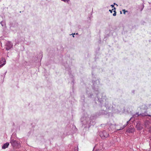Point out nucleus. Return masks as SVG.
Returning <instances> with one entry per match:
<instances>
[{"instance_id":"1","label":"nucleus","mask_w":151,"mask_h":151,"mask_svg":"<svg viewBox=\"0 0 151 151\" xmlns=\"http://www.w3.org/2000/svg\"><path fill=\"white\" fill-rule=\"evenodd\" d=\"M93 89L94 91L97 92L98 91V85L99 84V80H96V81H93Z\"/></svg>"},{"instance_id":"2","label":"nucleus","mask_w":151,"mask_h":151,"mask_svg":"<svg viewBox=\"0 0 151 151\" xmlns=\"http://www.w3.org/2000/svg\"><path fill=\"white\" fill-rule=\"evenodd\" d=\"M81 122L83 124H89L91 123V121L89 117H83L81 118Z\"/></svg>"},{"instance_id":"3","label":"nucleus","mask_w":151,"mask_h":151,"mask_svg":"<svg viewBox=\"0 0 151 151\" xmlns=\"http://www.w3.org/2000/svg\"><path fill=\"white\" fill-rule=\"evenodd\" d=\"M139 115H141L142 116H151V115L148 114L147 111L145 109L144 112L142 111L140 114H139L138 113H137L136 114L133 115V117H134V116H136V115H137V116H138Z\"/></svg>"},{"instance_id":"4","label":"nucleus","mask_w":151,"mask_h":151,"mask_svg":"<svg viewBox=\"0 0 151 151\" xmlns=\"http://www.w3.org/2000/svg\"><path fill=\"white\" fill-rule=\"evenodd\" d=\"M97 95V97L98 98V100L99 102L101 103L102 101H103L104 100L106 101L105 97L106 96L105 95L103 96L102 94H99V95H98L97 93H96Z\"/></svg>"},{"instance_id":"5","label":"nucleus","mask_w":151,"mask_h":151,"mask_svg":"<svg viewBox=\"0 0 151 151\" xmlns=\"http://www.w3.org/2000/svg\"><path fill=\"white\" fill-rule=\"evenodd\" d=\"M100 135L101 138L104 139L108 137L109 135L105 131H104L103 132L100 133Z\"/></svg>"},{"instance_id":"6","label":"nucleus","mask_w":151,"mask_h":151,"mask_svg":"<svg viewBox=\"0 0 151 151\" xmlns=\"http://www.w3.org/2000/svg\"><path fill=\"white\" fill-rule=\"evenodd\" d=\"M10 143L14 147H17L18 146V144L17 141L14 139H11Z\"/></svg>"},{"instance_id":"7","label":"nucleus","mask_w":151,"mask_h":151,"mask_svg":"<svg viewBox=\"0 0 151 151\" xmlns=\"http://www.w3.org/2000/svg\"><path fill=\"white\" fill-rule=\"evenodd\" d=\"M6 46L7 47H6V49L7 50H8L12 47L13 45L12 43L10 42H8L6 44Z\"/></svg>"},{"instance_id":"8","label":"nucleus","mask_w":151,"mask_h":151,"mask_svg":"<svg viewBox=\"0 0 151 151\" xmlns=\"http://www.w3.org/2000/svg\"><path fill=\"white\" fill-rule=\"evenodd\" d=\"M135 131V129L132 126H130L127 130V132L130 133H132Z\"/></svg>"},{"instance_id":"9","label":"nucleus","mask_w":151,"mask_h":151,"mask_svg":"<svg viewBox=\"0 0 151 151\" xmlns=\"http://www.w3.org/2000/svg\"><path fill=\"white\" fill-rule=\"evenodd\" d=\"M6 63V61L4 58H2L0 61V68L4 65Z\"/></svg>"},{"instance_id":"10","label":"nucleus","mask_w":151,"mask_h":151,"mask_svg":"<svg viewBox=\"0 0 151 151\" xmlns=\"http://www.w3.org/2000/svg\"><path fill=\"white\" fill-rule=\"evenodd\" d=\"M137 129L138 130H140L142 129V125L139 123H137L136 125Z\"/></svg>"},{"instance_id":"11","label":"nucleus","mask_w":151,"mask_h":151,"mask_svg":"<svg viewBox=\"0 0 151 151\" xmlns=\"http://www.w3.org/2000/svg\"><path fill=\"white\" fill-rule=\"evenodd\" d=\"M9 145V143L8 142H6L2 146V148L3 149H5L7 148Z\"/></svg>"},{"instance_id":"12","label":"nucleus","mask_w":151,"mask_h":151,"mask_svg":"<svg viewBox=\"0 0 151 151\" xmlns=\"http://www.w3.org/2000/svg\"><path fill=\"white\" fill-rule=\"evenodd\" d=\"M107 112L105 110H103L101 111V112L99 113L100 115H103L106 114Z\"/></svg>"},{"instance_id":"13","label":"nucleus","mask_w":151,"mask_h":151,"mask_svg":"<svg viewBox=\"0 0 151 151\" xmlns=\"http://www.w3.org/2000/svg\"><path fill=\"white\" fill-rule=\"evenodd\" d=\"M0 24L2 27H5L6 26V23L5 21H2L1 22Z\"/></svg>"},{"instance_id":"14","label":"nucleus","mask_w":151,"mask_h":151,"mask_svg":"<svg viewBox=\"0 0 151 151\" xmlns=\"http://www.w3.org/2000/svg\"><path fill=\"white\" fill-rule=\"evenodd\" d=\"M105 106V107H106V109H109L110 107V106H109L108 103H107V104H106V103Z\"/></svg>"},{"instance_id":"15","label":"nucleus","mask_w":151,"mask_h":151,"mask_svg":"<svg viewBox=\"0 0 151 151\" xmlns=\"http://www.w3.org/2000/svg\"><path fill=\"white\" fill-rule=\"evenodd\" d=\"M144 4H142V5L141 7L140 8V10L141 11H142L143 10V8H144Z\"/></svg>"},{"instance_id":"16","label":"nucleus","mask_w":151,"mask_h":151,"mask_svg":"<svg viewBox=\"0 0 151 151\" xmlns=\"http://www.w3.org/2000/svg\"><path fill=\"white\" fill-rule=\"evenodd\" d=\"M93 95L92 93H90L89 94H88V97L89 98H91L92 97Z\"/></svg>"},{"instance_id":"17","label":"nucleus","mask_w":151,"mask_h":151,"mask_svg":"<svg viewBox=\"0 0 151 151\" xmlns=\"http://www.w3.org/2000/svg\"><path fill=\"white\" fill-rule=\"evenodd\" d=\"M124 128V126H122L120 127V128L118 129H117V130H122Z\"/></svg>"},{"instance_id":"18","label":"nucleus","mask_w":151,"mask_h":151,"mask_svg":"<svg viewBox=\"0 0 151 151\" xmlns=\"http://www.w3.org/2000/svg\"><path fill=\"white\" fill-rule=\"evenodd\" d=\"M148 121H147V122H146L145 123V127H147L148 128L149 127H148L147 126V124H148Z\"/></svg>"},{"instance_id":"19","label":"nucleus","mask_w":151,"mask_h":151,"mask_svg":"<svg viewBox=\"0 0 151 151\" xmlns=\"http://www.w3.org/2000/svg\"><path fill=\"white\" fill-rule=\"evenodd\" d=\"M61 0L62 1H64V2H68V3L70 1V0Z\"/></svg>"},{"instance_id":"20","label":"nucleus","mask_w":151,"mask_h":151,"mask_svg":"<svg viewBox=\"0 0 151 151\" xmlns=\"http://www.w3.org/2000/svg\"><path fill=\"white\" fill-rule=\"evenodd\" d=\"M114 13L113 14V16H116V12L115 11H114Z\"/></svg>"},{"instance_id":"21","label":"nucleus","mask_w":151,"mask_h":151,"mask_svg":"<svg viewBox=\"0 0 151 151\" xmlns=\"http://www.w3.org/2000/svg\"><path fill=\"white\" fill-rule=\"evenodd\" d=\"M132 118H131L129 120V121H127V124H127V125L129 124V121H130V120Z\"/></svg>"},{"instance_id":"22","label":"nucleus","mask_w":151,"mask_h":151,"mask_svg":"<svg viewBox=\"0 0 151 151\" xmlns=\"http://www.w3.org/2000/svg\"><path fill=\"white\" fill-rule=\"evenodd\" d=\"M113 10H114L113 9H112L111 10H109V11L111 13H112V12Z\"/></svg>"},{"instance_id":"23","label":"nucleus","mask_w":151,"mask_h":151,"mask_svg":"<svg viewBox=\"0 0 151 151\" xmlns=\"http://www.w3.org/2000/svg\"><path fill=\"white\" fill-rule=\"evenodd\" d=\"M123 12H124V14H125V10H123Z\"/></svg>"},{"instance_id":"24","label":"nucleus","mask_w":151,"mask_h":151,"mask_svg":"<svg viewBox=\"0 0 151 151\" xmlns=\"http://www.w3.org/2000/svg\"><path fill=\"white\" fill-rule=\"evenodd\" d=\"M111 6L112 7H114V5H111Z\"/></svg>"},{"instance_id":"25","label":"nucleus","mask_w":151,"mask_h":151,"mask_svg":"<svg viewBox=\"0 0 151 151\" xmlns=\"http://www.w3.org/2000/svg\"><path fill=\"white\" fill-rule=\"evenodd\" d=\"M127 126V124H125L123 126H124V128Z\"/></svg>"},{"instance_id":"26","label":"nucleus","mask_w":151,"mask_h":151,"mask_svg":"<svg viewBox=\"0 0 151 151\" xmlns=\"http://www.w3.org/2000/svg\"><path fill=\"white\" fill-rule=\"evenodd\" d=\"M113 9H114V11H115L116 8L115 7H114V8Z\"/></svg>"},{"instance_id":"27","label":"nucleus","mask_w":151,"mask_h":151,"mask_svg":"<svg viewBox=\"0 0 151 151\" xmlns=\"http://www.w3.org/2000/svg\"><path fill=\"white\" fill-rule=\"evenodd\" d=\"M150 140H151V137H150Z\"/></svg>"},{"instance_id":"28","label":"nucleus","mask_w":151,"mask_h":151,"mask_svg":"<svg viewBox=\"0 0 151 151\" xmlns=\"http://www.w3.org/2000/svg\"><path fill=\"white\" fill-rule=\"evenodd\" d=\"M114 4H116L115 3H114ZM116 5H117V4H116Z\"/></svg>"},{"instance_id":"29","label":"nucleus","mask_w":151,"mask_h":151,"mask_svg":"<svg viewBox=\"0 0 151 151\" xmlns=\"http://www.w3.org/2000/svg\"><path fill=\"white\" fill-rule=\"evenodd\" d=\"M73 37H74L73 35Z\"/></svg>"},{"instance_id":"30","label":"nucleus","mask_w":151,"mask_h":151,"mask_svg":"<svg viewBox=\"0 0 151 151\" xmlns=\"http://www.w3.org/2000/svg\"><path fill=\"white\" fill-rule=\"evenodd\" d=\"M6 72L5 73V74H6Z\"/></svg>"},{"instance_id":"31","label":"nucleus","mask_w":151,"mask_h":151,"mask_svg":"<svg viewBox=\"0 0 151 151\" xmlns=\"http://www.w3.org/2000/svg\"><path fill=\"white\" fill-rule=\"evenodd\" d=\"M96 151H98V150H96Z\"/></svg>"}]
</instances>
